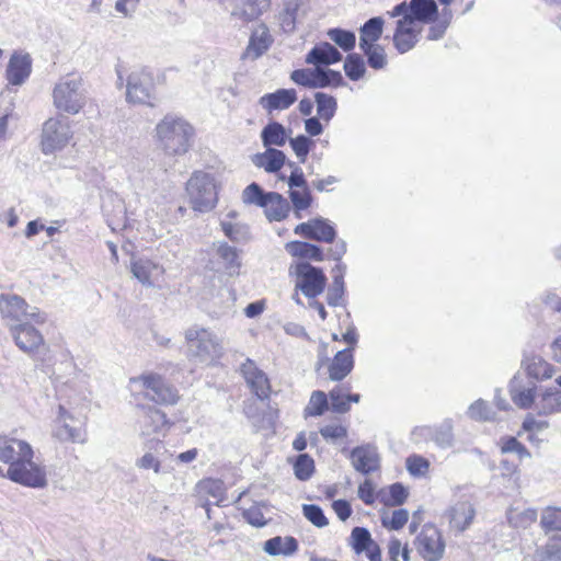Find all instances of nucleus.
<instances>
[{
	"instance_id": "58836bf2",
	"label": "nucleus",
	"mask_w": 561,
	"mask_h": 561,
	"mask_svg": "<svg viewBox=\"0 0 561 561\" xmlns=\"http://www.w3.org/2000/svg\"><path fill=\"white\" fill-rule=\"evenodd\" d=\"M313 73V89L340 87L343 84V77L339 71L314 66Z\"/></svg>"
},
{
	"instance_id": "f3484780",
	"label": "nucleus",
	"mask_w": 561,
	"mask_h": 561,
	"mask_svg": "<svg viewBox=\"0 0 561 561\" xmlns=\"http://www.w3.org/2000/svg\"><path fill=\"white\" fill-rule=\"evenodd\" d=\"M31 445L24 440L0 435V461L13 467V463L22 461L25 457H33Z\"/></svg>"
},
{
	"instance_id": "6e6d98bb",
	"label": "nucleus",
	"mask_w": 561,
	"mask_h": 561,
	"mask_svg": "<svg viewBox=\"0 0 561 561\" xmlns=\"http://www.w3.org/2000/svg\"><path fill=\"white\" fill-rule=\"evenodd\" d=\"M242 201L244 204H254L263 207L266 205L267 193H264L259 184L251 183L244 188L242 193Z\"/></svg>"
},
{
	"instance_id": "6e6552de",
	"label": "nucleus",
	"mask_w": 561,
	"mask_h": 561,
	"mask_svg": "<svg viewBox=\"0 0 561 561\" xmlns=\"http://www.w3.org/2000/svg\"><path fill=\"white\" fill-rule=\"evenodd\" d=\"M417 553L424 561H440L446 542L442 531L433 524H425L414 539Z\"/></svg>"
},
{
	"instance_id": "72a5a7b5",
	"label": "nucleus",
	"mask_w": 561,
	"mask_h": 561,
	"mask_svg": "<svg viewBox=\"0 0 561 561\" xmlns=\"http://www.w3.org/2000/svg\"><path fill=\"white\" fill-rule=\"evenodd\" d=\"M517 378L514 377L513 380L510 383V393L512 401L515 405H517L519 409H535V403L537 400V393H536V387L531 388H523L517 386Z\"/></svg>"
},
{
	"instance_id": "4d7b16f0",
	"label": "nucleus",
	"mask_w": 561,
	"mask_h": 561,
	"mask_svg": "<svg viewBox=\"0 0 561 561\" xmlns=\"http://www.w3.org/2000/svg\"><path fill=\"white\" fill-rule=\"evenodd\" d=\"M289 144L296 157L304 163L314 141L305 135H299L295 138H290Z\"/></svg>"
},
{
	"instance_id": "5701e85b",
	"label": "nucleus",
	"mask_w": 561,
	"mask_h": 561,
	"mask_svg": "<svg viewBox=\"0 0 561 561\" xmlns=\"http://www.w3.org/2000/svg\"><path fill=\"white\" fill-rule=\"evenodd\" d=\"M230 14L242 21L257 19L270 7V0H227Z\"/></svg>"
},
{
	"instance_id": "3c124183",
	"label": "nucleus",
	"mask_w": 561,
	"mask_h": 561,
	"mask_svg": "<svg viewBox=\"0 0 561 561\" xmlns=\"http://www.w3.org/2000/svg\"><path fill=\"white\" fill-rule=\"evenodd\" d=\"M314 471V461L307 454H300L294 462V472L298 480H309Z\"/></svg>"
},
{
	"instance_id": "603ef678",
	"label": "nucleus",
	"mask_w": 561,
	"mask_h": 561,
	"mask_svg": "<svg viewBox=\"0 0 561 561\" xmlns=\"http://www.w3.org/2000/svg\"><path fill=\"white\" fill-rule=\"evenodd\" d=\"M367 56L368 65L374 69H382L387 64L385 49L378 45L373 44L366 47H359Z\"/></svg>"
},
{
	"instance_id": "cd10ccee",
	"label": "nucleus",
	"mask_w": 561,
	"mask_h": 561,
	"mask_svg": "<svg viewBox=\"0 0 561 561\" xmlns=\"http://www.w3.org/2000/svg\"><path fill=\"white\" fill-rule=\"evenodd\" d=\"M353 347L339 351L329 365V378L333 381L343 380L354 367Z\"/></svg>"
},
{
	"instance_id": "0eeeda50",
	"label": "nucleus",
	"mask_w": 561,
	"mask_h": 561,
	"mask_svg": "<svg viewBox=\"0 0 561 561\" xmlns=\"http://www.w3.org/2000/svg\"><path fill=\"white\" fill-rule=\"evenodd\" d=\"M133 383H138L146 399L158 404L172 405L179 400L178 390L168 383L160 375L146 374L131 378Z\"/></svg>"
},
{
	"instance_id": "9d476101",
	"label": "nucleus",
	"mask_w": 561,
	"mask_h": 561,
	"mask_svg": "<svg viewBox=\"0 0 561 561\" xmlns=\"http://www.w3.org/2000/svg\"><path fill=\"white\" fill-rule=\"evenodd\" d=\"M290 273L297 276L296 288L300 289L306 297L316 298L323 293L327 277L321 268L308 262H298L290 267Z\"/></svg>"
},
{
	"instance_id": "c9c22d12",
	"label": "nucleus",
	"mask_w": 561,
	"mask_h": 561,
	"mask_svg": "<svg viewBox=\"0 0 561 561\" xmlns=\"http://www.w3.org/2000/svg\"><path fill=\"white\" fill-rule=\"evenodd\" d=\"M261 140L265 148L282 147L287 140L286 129L278 122H270L261 131Z\"/></svg>"
},
{
	"instance_id": "052dcab7",
	"label": "nucleus",
	"mask_w": 561,
	"mask_h": 561,
	"mask_svg": "<svg viewBox=\"0 0 561 561\" xmlns=\"http://www.w3.org/2000/svg\"><path fill=\"white\" fill-rule=\"evenodd\" d=\"M345 291L344 280L341 275H333V280L327 293V302L330 306L336 307L342 302Z\"/></svg>"
},
{
	"instance_id": "4c0bfd02",
	"label": "nucleus",
	"mask_w": 561,
	"mask_h": 561,
	"mask_svg": "<svg viewBox=\"0 0 561 561\" xmlns=\"http://www.w3.org/2000/svg\"><path fill=\"white\" fill-rule=\"evenodd\" d=\"M288 195L293 204L295 215L301 218L300 211L306 210L312 204V196L307 183L304 186H288Z\"/></svg>"
},
{
	"instance_id": "423d86ee",
	"label": "nucleus",
	"mask_w": 561,
	"mask_h": 561,
	"mask_svg": "<svg viewBox=\"0 0 561 561\" xmlns=\"http://www.w3.org/2000/svg\"><path fill=\"white\" fill-rule=\"evenodd\" d=\"M0 477H7L11 481L30 488H44L47 485L46 468L33 461V457H25L20 462L13 463L4 470L0 467Z\"/></svg>"
},
{
	"instance_id": "69168bd1",
	"label": "nucleus",
	"mask_w": 561,
	"mask_h": 561,
	"mask_svg": "<svg viewBox=\"0 0 561 561\" xmlns=\"http://www.w3.org/2000/svg\"><path fill=\"white\" fill-rule=\"evenodd\" d=\"M331 409L336 413H346L350 410L347 398L343 397V393L339 387L330 391Z\"/></svg>"
},
{
	"instance_id": "13d9d810",
	"label": "nucleus",
	"mask_w": 561,
	"mask_h": 561,
	"mask_svg": "<svg viewBox=\"0 0 561 561\" xmlns=\"http://www.w3.org/2000/svg\"><path fill=\"white\" fill-rule=\"evenodd\" d=\"M408 519L409 512L405 508H399L393 511L390 516L383 515L381 524L390 530H399L408 523Z\"/></svg>"
},
{
	"instance_id": "2eb2a0df",
	"label": "nucleus",
	"mask_w": 561,
	"mask_h": 561,
	"mask_svg": "<svg viewBox=\"0 0 561 561\" xmlns=\"http://www.w3.org/2000/svg\"><path fill=\"white\" fill-rule=\"evenodd\" d=\"M73 417L61 405L54 422L53 435L60 442L84 443L85 432L73 424Z\"/></svg>"
},
{
	"instance_id": "f704fd0d",
	"label": "nucleus",
	"mask_w": 561,
	"mask_h": 561,
	"mask_svg": "<svg viewBox=\"0 0 561 561\" xmlns=\"http://www.w3.org/2000/svg\"><path fill=\"white\" fill-rule=\"evenodd\" d=\"M285 249L295 257L309 259L316 262H321L324 259L322 250L318 245L308 242L290 241L286 243Z\"/></svg>"
},
{
	"instance_id": "5fc2aeb1",
	"label": "nucleus",
	"mask_w": 561,
	"mask_h": 561,
	"mask_svg": "<svg viewBox=\"0 0 561 561\" xmlns=\"http://www.w3.org/2000/svg\"><path fill=\"white\" fill-rule=\"evenodd\" d=\"M221 229L227 238L233 242H243L250 239L249 228L239 224L221 221Z\"/></svg>"
},
{
	"instance_id": "c85d7f7f",
	"label": "nucleus",
	"mask_w": 561,
	"mask_h": 561,
	"mask_svg": "<svg viewBox=\"0 0 561 561\" xmlns=\"http://www.w3.org/2000/svg\"><path fill=\"white\" fill-rule=\"evenodd\" d=\"M252 163L267 173L278 172L286 162V156L283 151L275 148H266L264 152L255 153L251 157Z\"/></svg>"
},
{
	"instance_id": "e2e57ef3",
	"label": "nucleus",
	"mask_w": 561,
	"mask_h": 561,
	"mask_svg": "<svg viewBox=\"0 0 561 561\" xmlns=\"http://www.w3.org/2000/svg\"><path fill=\"white\" fill-rule=\"evenodd\" d=\"M304 516L316 527L322 528L329 524L323 510L316 504H305L302 506Z\"/></svg>"
},
{
	"instance_id": "8fccbe9b",
	"label": "nucleus",
	"mask_w": 561,
	"mask_h": 561,
	"mask_svg": "<svg viewBox=\"0 0 561 561\" xmlns=\"http://www.w3.org/2000/svg\"><path fill=\"white\" fill-rule=\"evenodd\" d=\"M344 70L346 76L353 80H359L365 73V62L360 55L350 54L344 62Z\"/></svg>"
},
{
	"instance_id": "dca6fc26",
	"label": "nucleus",
	"mask_w": 561,
	"mask_h": 561,
	"mask_svg": "<svg viewBox=\"0 0 561 561\" xmlns=\"http://www.w3.org/2000/svg\"><path fill=\"white\" fill-rule=\"evenodd\" d=\"M241 373L252 392L260 400H266L270 398V380L266 374L263 370H261L252 359L248 358L241 365Z\"/></svg>"
},
{
	"instance_id": "c756f323",
	"label": "nucleus",
	"mask_w": 561,
	"mask_h": 561,
	"mask_svg": "<svg viewBox=\"0 0 561 561\" xmlns=\"http://www.w3.org/2000/svg\"><path fill=\"white\" fill-rule=\"evenodd\" d=\"M437 13V5L434 0H411L409 3V18L414 23H430Z\"/></svg>"
},
{
	"instance_id": "e433bc0d",
	"label": "nucleus",
	"mask_w": 561,
	"mask_h": 561,
	"mask_svg": "<svg viewBox=\"0 0 561 561\" xmlns=\"http://www.w3.org/2000/svg\"><path fill=\"white\" fill-rule=\"evenodd\" d=\"M383 20L380 16L369 19L359 30V47L376 44L382 35Z\"/></svg>"
},
{
	"instance_id": "6ab92c4d",
	"label": "nucleus",
	"mask_w": 561,
	"mask_h": 561,
	"mask_svg": "<svg viewBox=\"0 0 561 561\" xmlns=\"http://www.w3.org/2000/svg\"><path fill=\"white\" fill-rule=\"evenodd\" d=\"M520 366L529 378L537 381L549 380L557 373L552 364L535 353H524Z\"/></svg>"
},
{
	"instance_id": "a19ab883",
	"label": "nucleus",
	"mask_w": 561,
	"mask_h": 561,
	"mask_svg": "<svg viewBox=\"0 0 561 561\" xmlns=\"http://www.w3.org/2000/svg\"><path fill=\"white\" fill-rule=\"evenodd\" d=\"M431 439L443 449L449 448L454 445V433L451 421L446 420L440 425L430 428Z\"/></svg>"
},
{
	"instance_id": "37998d69",
	"label": "nucleus",
	"mask_w": 561,
	"mask_h": 561,
	"mask_svg": "<svg viewBox=\"0 0 561 561\" xmlns=\"http://www.w3.org/2000/svg\"><path fill=\"white\" fill-rule=\"evenodd\" d=\"M537 511L535 508H527L524 511L510 510L507 512V520L515 528H527L537 520Z\"/></svg>"
},
{
	"instance_id": "338daca9",
	"label": "nucleus",
	"mask_w": 561,
	"mask_h": 561,
	"mask_svg": "<svg viewBox=\"0 0 561 561\" xmlns=\"http://www.w3.org/2000/svg\"><path fill=\"white\" fill-rule=\"evenodd\" d=\"M408 494V490L401 483H393L389 488L390 499L386 503L390 505H402Z\"/></svg>"
},
{
	"instance_id": "4be33fe9",
	"label": "nucleus",
	"mask_w": 561,
	"mask_h": 561,
	"mask_svg": "<svg viewBox=\"0 0 561 561\" xmlns=\"http://www.w3.org/2000/svg\"><path fill=\"white\" fill-rule=\"evenodd\" d=\"M351 460L354 469L363 474H369L379 469V455L376 447L371 445L355 447L351 451Z\"/></svg>"
},
{
	"instance_id": "7ed1b4c3",
	"label": "nucleus",
	"mask_w": 561,
	"mask_h": 561,
	"mask_svg": "<svg viewBox=\"0 0 561 561\" xmlns=\"http://www.w3.org/2000/svg\"><path fill=\"white\" fill-rule=\"evenodd\" d=\"M185 340L190 355L201 363H211L222 354L221 339L208 329L194 325L186 330Z\"/></svg>"
},
{
	"instance_id": "c03bdc74",
	"label": "nucleus",
	"mask_w": 561,
	"mask_h": 561,
	"mask_svg": "<svg viewBox=\"0 0 561 561\" xmlns=\"http://www.w3.org/2000/svg\"><path fill=\"white\" fill-rule=\"evenodd\" d=\"M350 540V545L356 554L364 553L375 542L369 530L364 527L353 528Z\"/></svg>"
},
{
	"instance_id": "bb28decb",
	"label": "nucleus",
	"mask_w": 561,
	"mask_h": 561,
	"mask_svg": "<svg viewBox=\"0 0 561 561\" xmlns=\"http://www.w3.org/2000/svg\"><path fill=\"white\" fill-rule=\"evenodd\" d=\"M297 101V93L294 89H279L273 93H266L260 98L259 104L272 113L276 110H286Z\"/></svg>"
},
{
	"instance_id": "39448f33",
	"label": "nucleus",
	"mask_w": 561,
	"mask_h": 561,
	"mask_svg": "<svg viewBox=\"0 0 561 561\" xmlns=\"http://www.w3.org/2000/svg\"><path fill=\"white\" fill-rule=\"evenodd\" d=\"M0 313L8 329L11 325L20 324L27 320H33L34 323H44L46 321L45 313L41 312L37 307L30 306L18 295H0Z\"/></svg>"
},
{
	"instance_id": "a211bd4d",
	"label": "nucleus",
	"mask_w": 561,
	"mask_h": 561,
	"mask_svg": "<svg viewBox=\"0 0 561 561\" xmlns=\"http://www.w3.org/2000/svg\"><path fill=\"white\" fill-rule=\"evenodd\" d=\"M32 72V58L24 51H14L5 69V79L12 85H22Z\"/></svg>"
},
{
	"instance_id": "473e14b6",
	"label": "nucleus",
	"mask_w": 561,
	"mask_h": 561,
	"mask_svg": "<svg viewBox=\"0 0 561 561\" xmlns=\"http://www.w3.org/2000/svg\"><path fill=\"white\" fill-rule=\"evenodd\" d=\"M304 0H283L278 23L284 33H294Z\"/></svg>"
},
{
	"instance_id": "2f4dec72",
	"label": "nucleus",
	"mask_w": 561,
	"mask_h": 561,
	"mask_svg": "<svg viewBox=\"0 0 561 561\" xmlns=\"http://www.w3.org/2000/svg\"><path fill=\"white\" fill-rule=\"evenodd\" d=\"M263 207L265 208V215L270 221H280L285 219L290 211L289 202L276 192L267 193L266 205Z\"/></svg>"
},
{
	"instance_id": "de8ad7c7",
	"label": "nucleus",
	"mask_w": 561,
	"mask_h": 561,
	"mask_svg": "<svg viewBox=\"0 0 561 561\" xmlns=\"http://www.w3.org/2000/svg\"><path fill=\"white\" fill-rule=\"evenodd\" d=\"M327 34L344 51H350L355 47L356 37L351 31L336 27L330 28Z\"/></svg>"
},
{
	"instance_id": "4468645a",
	"label": "nucleus",
	"mask_w": 561,
	"mask_h": 561,
	"mask_svg": "<svg viewBox=\"0 0 561 561\" xmlns=\"http://www.w3.org/2000/svg\"><path fill=\"white\" fill-rule=\"evenodd\" d=\"M476 517L474 505L469 500H459L450 504L444 512L449 530L456 534L466 531Z\"/></svg>"
},
{
	"instance_id": "7c9ffc66",
	"label": "nucleus",
	"mask_w": 561,
	"mask_h": 561,
	"mask_svg": "<svg viewBox=\"0 0 561 561\" xmlns=\"http://www.w3.org/2000/svg\"><path fill=\"white\" fill-rule=\"evenodd\" d=\"M263 550L272 557H290L298 550V541L291 536H276L264 542Z\"/></svg>"
},
{
	"instance_id": "680f3d73",
	"label": "nucleus",
	"mask_w": 561,
	"mask_h": 561,
	"mask_svg": "<svg viewBox=\"0 0 561 561\" xmlns=\"http://www.w3.org/2000/svg\"><path fill=\"white\" fill-rule=\"evenodd\" d=\"M407 470L413 477H424L430 468V462L422 456L412 455L405 460Z\"/></svg>"
},
{
	"instance_id": "a18cd8bd",
	"label": "nucleus",
	"mask_w": 561,
	"mask_h": 561,
	"mask_svg": "<svg viewBox=\"0 0 561 561\" xmlns=\"http://www.w3.org/2000/svg\"><path fill=\"white\" fill-rule=\"evenodd\" d=\"M329 407L328 397L323 391L316 390L311 393L309 402L305 408V416H320Z\"/></svg>"
},
{
	"instance_id": "ea45409f",
	"label": "nucleus",
	"mask_w": 561,
	"mask_h": 561,
	"mask_svg": "<svg viewBox=\"0 0 561 561\" xmlns=\"http://www.w3.org/2000/svg\"><path fill=\"white\" fill-rule=\"evenodd\" d=\"M314 102L319 118L329 123L334 117L337 110L336 99L324 92H317L314 94Z\"/></svg>"
},
{
	"instance_id": "79ce46f5",
	"label": "nucleus",
	"mask_w": 561,
	"mask_h": 561,
	"mask_svg": "<svg viewBox=\"0 0 561 561\" xmlns=\"http://www.w3.org/2000/svg\"><path fill=\"white\" fill-rule=\"evenodd\" d=\"M217 254L224 262L229 274H233L239 270L241 262L234 247H231L226 242H219L217 245Z\"/></svg>"
},
{
	"instance_id": "774afa93",
	"label": "nucleus",
	"mask_w": 561,
	"mask_h": 561,
	"mask_svg": "<svg viewBox=\"0 0 561 561\" xmlns=\"http://www.w3.org/2000/svg\"><path fill=\"white\" fill-rule=\"evenodd\" d=\"M320 434L324 439L335 440L346 436V428L342 425H325L320 428Z\"/></svg>"
},
{
	"instance_id": "09e8293b",
	"label": "nucleus",
	"mask_w": 561,
	"mask_h": 561,
	"mask_svg": "<svg viewBox=\"0 0 561 561\" xmlns=\"http://www.w3.org/2000/svg\"><path fill=\"white\" fill-rule=\"evenodd\" d=\"M336 231L324 218L313 219L312 239L317 241L331 243L334 241Z\"/></svg>"
},
{
	"instance_id": "864d4df0",
	"label": "nucleus",
	"mask_w": 561,
	"mask_h": 561,
	"mask_svg": "<svg viewBox=\"0 0 561 561\" xmlns=\"http://www.w3.org/2000/svg\"><path fill=\"white\" fill-rule=\"evenodd\" d=\"M198 491L201 493L211 496L216 503L220 502L225 494V485L218 479H205L198 483Z\"/></svg>"
},
{
	"instance_id": "412c9836",
	"label": "nucleus",
	"mask_w": 561,
	"mask_h": 561,
	"mask_svg": "<svg viewBox=\"0 0 561 561\" xmlns=\"http://www.w3.org/2000/svg\"><path fill=\"white\" fill-rule=\"evenodd\" d=\"M274 38L266 24H259L252 31L249 44L243 54L244 58L255 60L265 54L272 46Z\"/></svg>"
},
{
	"instance_id": "aec40b11",
	"label": "nucleus",
	"mask_w": 561,
	"mask_h": 561,
	"mask_svg": "<svg viewBox=\"0 0 561 561\" xmlns=\"http://www.w3.org/2000/svg\"><path fill=\"white\" fill-rule=\"evenodd\" d=\"M421 27L409 18L399 19L393 34V43L399 53L404 54L411 50L417 43Z\"/></svg>"
},
{
	"instance_id": "f03ea898",
	"label": "nucleus",
	"mask_w": 561,
	"mask_h": 561,
	"mask_svg": "<svg viewBox=\"0 0 561 561\" xmlns=\"http://www.w3.org/2000/svg\"><path fill=\"white\" fill-rule=\"evenodd\" d=\"M88 90L79 75L61 77L53 88V104L61 113L77 115L88 102Z\"/></svg>"
},
{
	"instance_id": "9b49d317",
	"label": "nucleus",
	"mask_w": 561,
	"mask_h": 561,
	"mask_svg": "<svg viewBox=\"0 0 561 561\" xmlns=\"http://www.w3.org/2000/svg\"><path fill=\"white\" fill-rule=\"evenodd\" d=\"M154 88L153 77L145 68L133 70L127 77L126 100L133 104H150Z\"/></svg>"
},
{
	"instance_id": "0e129e2a",
	"label": "nucleus",
	"mask_w": 561,
	"mask_h": 561,
	"mask_svg": "<svg viewBox=\"0 0 561 561\" xmlns=\"http://www.w3.org/2000/svg\"><path fill=\"white\" fill-rule=\"evenodd\" d=\"M313 68H304L294 70L290 73V79L298 85H302L305 88L313 89V80H314Z\"/></svg>"
},
{
	"instance_id": "bf43d9fd",
	"label": "nucleus",
	"mask_w": 561,
	"mask_h": 561,
	"mask_svg": "<svg viewBox=\"0 0 561 561\" xmlns=\"http://www.w3.org/2000/svg\"><path fill=\"white\" fill-rule=\"evenodd\" d=\"M468 415L476 421H491L494 413L490 405L482 399L474 401L468 409Z\"/></svg>"
},
{
	"instance_id": "1a4fd4ad",
	"label": "nucleus",
	"mask_w": 561,
	"mask_h": 561,
	"mask_svg": "<svg viewBox=\"0 0 561 561\" xmlns=\"http://www.w3.org/2000/svg\"><path fill=\"white\" fill-rule=\"evenodd\" d=\"M71 129L67 118L50 117L44 123L42 130V150L45 154L65 148L71 139Z\"/></svg>"
},
{
	"instance_id": "a878e982",
	"label": "nucleus",
	"mask_w": 561,
	"mask_h": 561,
	"mask_svg": "<svg viewBox=\"0 0 561 561\" xmlns=\"http://www.w3.org/2000/svg\"><path fill=\"white\" fill-rule=\"evenodd\" d=\"M164 270L161 265L148 260L138 259L131 263V273L144 286H153L162 276Z\"/></svg>"
},
{
	"instance_id": "b1692460",
	"label": "nucleus",
	"mask_w": 561,
	"mask_h": 561,
	"mask_svg": "<svg viewBox=\"0 0 561 561\" xmlns=\"http://www.w3.org/2000/svg\"><path fill=\"white\" fill-rule=\"evenodd\" d=\"M535 411L539 416H548L561 412V390L557 387L541 388L537 393Z\"/></svg>"
},
{
	"instance_id": "f8f14e48",
	"label": "nucleus",
	"mask_w": 561,
	"mask_h": 561,
	"mask_svg": "<svg viewBox=\"0 0 561 561\" xmlns=\"http://www.w3.org/2000/svg\"><path fill=\"white\" fill-rule=\"evenodd\" d=\"M136 430L142 436L164 434L169 428V421L161 410L146 404L136 408Z\"/></svg>"
},
{
	"instance_id": "f257e3e1",
	"label": "nucleus",
	"mask_w": 561,
	"mask_h": 561,
	"mask_svg": "<svg viewBox=\"0 0 561 561\" xmlns=\"http://www.w3.org/2000/svg\"><path fill=\"white\" fill-rule=\"evenodd\" d=\"M154 130L158 146L167 156H183L193 146L195 128L181 116L165 115Z\"/></svg>"
},
{
	"instance_id": "ddd939ff",
	"label": "nucleus",
	"mask_w": 561,
	"mask_h": 561,
	"mask_svg": "<svg viewBox=\"0 0 561 561\" xmlns=\"http://www.w3.org/2000/svg\"><path fill=\"white\" fill-rule=\"evenodd\" d=\"M33 320L24 321L9 328L15 345L24 353L32 354L45 344L43 334L35 328Z\"/></svg>"
},
{
	"instance_id": "393cba45",
	"label": "nucleus",
	"mask_w": 561,
	"mask_h": 561,
	"mask_svg": "<svg viewBox=\"0 0 561 561\" xmlns=\"http://www.w3.org/2000/svg\"><path fill=\"white\" fill-rule=\"evenodd\" d=\"M342 59V54L328 42L317 44L306 56V62L316 67L333 65Z\"/></svg>"
},
{
	"instance_id": "20e7f679",
	"label": "nucleus",
	"mask_w": 561,
	"mask_h": 561,
	"mask_svg": "<svg viewBox=\"0 0 561 561\" xmlns=\"http://www.w3.org/2000/svg\"><path fill=\"white\" fill-rule=\"evenodd\" d=\"M188 203L195 211H210L218 202L215 179L211 174L196 171L186 183Z\"/></svg>"
},
{
	"instance_id": "49530a36",
	"label": "nucleus",
	"mask_w": 561,
	"mask_h": 561,
	"mask_svg": "<svg viewBox=\"0 0 561 561\" xmlns=\"http://www.w3.org/2000/svg\"><path fill=\"white\" fill-rule=\"evenodd\" d=\"M540 526L546 534L561 530V508L548 506L542 511Z\"/></svg>"
}]
</instances>
